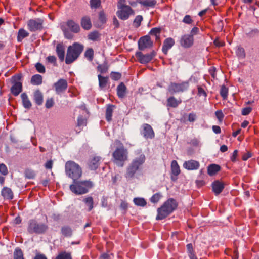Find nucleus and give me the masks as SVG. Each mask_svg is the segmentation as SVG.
<instances>
[{
	"instance_id": "nucleus-27",
	"label": "nucleus",
	"mask_w": 259,
	"mask_h": 259,
	"mask_svg": "<svg viewBox=\"0 0 259 259\" xmlns=\"http://www.w3.org/2000/svg\"><path fill=\"white\" fill-rule=\"evenodd\" d=\"M1 195L5 199L12 200L13 198V193L8 187H4L1 191Z\"/></svg>"
},
{
	"instance_id": "nucleus-44",
	"label": "nucleus",
	"mask_w": 259,
	"mask_h": 259,
	"mask_svg": "<svg viewBox=\"0 0 259 259\" xmlns=\"http://www.w3.org/2000/svg\"><path fill=\"white\" fill-rule=\"evenodd\" d=\"M84 57L90 61H92L94 58V50L92 48L88 49L84 52Z\"/></svg>"
},
{
	"instance_id": "nucleus-12",
	"label": "nucleus",
	"mask_w": 259,
	"mask_h": 259,
	"mask_svg": "<svg viewBox=\"0 0 259 259\" xmlns=\"http://www.w3.org/2000/svg\"><path fill=\"white\" fill-rule=\"evenodd\" d=\"M153 46V42L149 35L141 37L138 41V48L141 51H144L146 48Z\"/></svg>"
},
{
	"instance_id": "nucleus-56",
	"label": "nucleus",
	"mask_w": 259,
	"mask_h": 259,
	"mask_svg": "<svg viewBox=\"0 0 259 259\" xmlns=\"http://www.w3.org/2000/svg\"><path fill=\"white\" fill-rule=\"evenodd\" d=\"M110 75L112 79L114 80H118L120 79L121 77V73L117 72H111Z\"/></svg>"
},
{
	"instance_id": "nucleus-34",
	"label": "nucleus",
	"mask_w": 259,
	"mask_h": 259,
	"mask_svg": "<svg viewBox=\"0 0 259 259\" xmlns=\"http://www.w3.org/2000/svg\"><path fill=\"white\" fill-rule=\"evenodd\" d=\"M42 77L41 75L35 74L32 76L31 78V83L33 85H39L42 83Z\"/></svg>"
},
{
	"instance_id": "nucleus-1",
	"label": "nucleus",
	"mask_w": 259,
	"mask_h": 259,
	"mask_svg": "<svg viewBox=\"0 0 259 259\" xmlns=\"http://www.w3.org/2000/svg\"><path fill=\"white\" fill-rule=\"evenodd\" d=\"M178 204L176 200L172 198L168 199L163 205L157 209V215L156 219L161 220L174 212L178 207Z\"/></svg>"
},
{
	"instance_id": "nucleus-52",
	"label": "nucleus",
	"mask_w": 259,
	"mask_h": 259,
	"mask_svg": "<svg viewBox=\"0 0 259 259\" xmlns=\"http://www.w3.org/2000/svg\"><path fill=\"white\" fill-rule=\"evenodd\" d=\"M101 0H90V4L92 9H97L101 6Z\"/></svg>"
},
{
	"instance_id": "nucleus-19",
	"label": "nucleus",
	"mask_w": 259,
	"mask_h": 259,
	"mask_svg": "<svg viewBox=\"0 0 259 259\" xmlns=\"http://www.w3.org/2000/svg\"><path fill=\"white\" fill-rule=\"evenodd\" d=\"M138 170H139L138 168L130 163L126 168L125 177L126 179L133 178L134 177L135 174Z\"/></svg>"
},
{
	"instance_id": "nucleus-25",
	"label": "nucleus",
	"mask_w": 259,
	"mask_h": 259,
	"mask_svg": "<svg viewBox=\"0 0 259 259\" xmlns=\"http://www.w3.org/2000/svg\"><path fill=\"white\" fill-rule=\"evenodd\" d=\"M182 102L181 99H177L174 96H171L167 99V106L176 108Z\"/></svg>"
},
{
	"instance_id": "nucleus-22",
	"label": "nucleus",
	"mask_w": 259,
	"mask_h": 259,
	"mask_svg": "<svg viewBox=\"0 0 259 259\" xmlns=\"http://www.w3.org/2000/svg\"><path fill=\"white\" fill-rule=\"evenodd\" d=\"M175 44V41L172 38H168L164 40L162 48V51L164 54H167L168 51Z\"/></svg>"
},
{
	"instance_id": "nucleus-63",
	"label": "nucleus",
	"mask_w": 259,
	"mask_h": 259,
	"mask_svg": "<svg viewBox=\"0 0 259 259\" xmlns=\"http://www.w3.org/2000/svg\"><path fill=\"white\" fill-rule=\"evenodd\" d=\"M48 62L55 64L56 63V58L55 56H49L46 58Z\"/></svg>"
},
{
	"instance_id": "nucleus-59",
	"label": "nucleus",
	"mask_w": 259,
	"mask_h": 259,
	"mask_svg": "<svg viewBox=\"0 0 259 259\" xmlns=\"http://www.w3.org/2000/svg\"><path fill=\"white\" fill-rule=\"evenodd\" d=\"M198 89V95L199 96H204L206 97L207 96V94L205 90L201 87L198 86L197 88Z\"/></svg>"
},
{
	"instance_id": "nucleus-62",
	"label": "nucleus",
	"mask_w": 259,
	"mask_h": 259,
	"mask_svg": "<svg viewBox=\"0 0 259 259\" xmlns=\"http://www.w3.org/2000/svg\"><path fill=\"white\" fill-rule=\"evenodd\" d=\"M183 22L186 24H190L192 23L193 20L190 15H187L184 17Z\"/></svg>"
},
{
	"instance_id": "nucleus-40",
	"label": "nucleus",
	"mask_w": 259,
	"mask_h": 259,
	"mask_svg": "<svg viewBox=\"0 0 259 259\" xmlns=\"http://www.w3.org/2000/svg\"><path fill=\"white\" fill-rule=\"evenodd\" d=\"M187 252L190 259H198L195 254L192 243L188 244L186 246Z\"/></svg>"
},
{
	"instance_id": "nucleus-37",
	"label": "nucleus",
	"mask_w": 259,
	"mask_h": 259,
	"mask_svg": "<svg viewBox=\"0 0 259 259\" xmlns=\"http://www.w3.org/2000/svg\"><path fill=\"white\" fill-rule=\"evenodd\" d=\"M29 36V33L25 29H20L18 32L17 39L18 42H21L25 37Z\"/></svg>"
},
{
	"instance_id": "nucleus-32",
	"label": "nucleus",
	"mask_w": 259,
	"mask_h": 259,
	"mask_svg": "<svg viewBox=\"0 0 259 259\" xmlns=\"http://www.w3.org/2000/svg\"><path fill=\"white\" fill-rule=\"evenodd\" d=\"M115 106L111 104L107 105L106 110V119L107 121L110 122L112 120V114L113 112Z\"/></svg>"
},
{
	"instance_id": "nucleus-18",
	"label": "nucleus",
	"mask_w": 259,
	"mask_h": 259,
	"mask_svg": "<svg viewBox=\"0 0 259 259\" xmlns=\"http://www.w3.org/2000/svg\"><path fill=\"white\" fill-rule=\"evenodd\" d=\"M183 167L188 170H196L199 167V163L194 160L185 161L183 164Z\"/></svg>"
},
{
	"instance_id": "nucleus-6",
	"label": "nucleus",
	"mask_w": 259,
	"mask_h": 259,
	"mask_svg": "<svg viewBox=\"0 0 259 259\" xmlns=\"http://www.w3.org/2000/svg\"><path fill=\"white\" fill-rule=\"evenodd\" d=\"M48 229V226L46 224L38 223L35 219H30L28 222L27 231L30 234H44Z\"/></svg>"
},
{
	"instance_id": "nucleus-39",
	"label": "nucleus",
	"mask_w": 259,
	"mask_h": 259,
	"mask_svg": "<svg viewBox=\"0 0 259 259\" xmlns=\"http://www.w3.org/2000/svg\"><path fill=\"white\" fill-rule=\"evenodd\" d=\"M109 65L106 61H104V62L102 64H99L97 67L98 71L100 72V73L102 74L107 73Z\"/></svg>"
},
{
	"instance_id": "nucleus-50",
	"label": "nucleus",
	"mask_w": 259,
	"mask_h": 259,
	"mask_svg": "<svg viewBox=\"0 0 259 259\" xmlns=\"http://www.w3.org/2000/svg\"><path fill=\"white\" fill-rule=\"evenodd\" d=\"M99 20L102 24H105L107 22L106 15L103 10L99 13Z\"/></svg>"
},
{
	"instance_id": "nucleus-48",
	"label": "nucleus",
	"mask_w": 259,
	"mask_h": 259,
	"mask_svg": "<svg viewBox=\"0 0 259 259\" xmlns=\"http://www.w3.org/2000/svg\"><path fill=\"white\" fill-rule=\"evenodd\" d=\"M220 93L223 99H226L228 94V89L224 85H222Z\"/></svg>"
},
{
	"instance_id": "nucleus-2",
	"label": "nucleus",
	"mask_w": 259,
	"mask_h": 259,
	"mask_svg": "<svg viewBox=\"0 0 259 259\" xmlns=\"http://www.w3.org/2000/svg\"><path fill=\"white\" fill-rule=\"evenodd\" d=\"M93 186V183L89 180L78 181L75 180L69 186L70 190L76 195H82L87 193Z\"/></svg>"
},
{
	"instance_id": "nucleus-46",
	"label": "nucleus",
	"mask_w": 259,
	"mask_h": 259,
	"mask_svg": "<svg viewBox=\"0 0 259 259\" xmlns=\"http://www.w3.org/2000/svg\"><path fill=\"white\" fill-rule=\"evenodd\" d=\"M56 259H72V257L70 252L64 251L60 253Z\"/></svg>"
},
{
	"instance_id": "nucleus-29",
	"label": "nucleus",
	"mask_w": 259,
	"mask_h": 259,
	"mask_svg": "<svg viewBox=\"0 0 259 259\" xmlns=\"http://www.w3.org/2000/svg\"><path fill=\"white\" fill-rule=\"evenodd\" d=\"M126 87L123 82H121L117 87V94L119 98H123L125 96Z\"/></svg>"
},
{
	"instance_id": "nucleus-17",
	"label": "nucleus",
	"mask_w": 259,
	"mask_h": 259,
	"mask_svg": "<svg viewBox=\"0 0 259 259\" xmlns=\"http://www.w3.org/2000/svg\"><path fill=\"white\" fill-rule=\"evenodd\" d=\"M10 89L11 93L14 96H17L22 91V83L20 81H14Z\"/></svg>"
},
{
	"instance_id": "nucleus-14",
	"label": "nucleus",
	"mask_w": 259,
	"mask_h": 259,
	"mask_svg": "<svg viewBox=\"0 0 259 259\" xmlns=\"http://www.w3.org/2000/svg\"><path fill=\"white\" fill-rule=\"evenodd\" d=\"M180 45L185 48L191 47L194 42V38L192 35L185 34L182 36L180 41Z\"/></svg>"
},
{
	"instance_id": "nucleus-20",
	"label": "nucleus",
	"mask_w": 259,
	"mask_h": 259,
	"mask_svg": "<svg viewBox=\"0 0 259 259\" xmlns=\"http://www.w3.org/2000/svg\"><path fill=\"white\" fill-rule=\"evenodd\" d=\"M65 46L63 43H58L56 45V54L60 60V61H63L65 57Z\"/></svg>"
},
{
	"instance_id": "nucleus-51",
	"label": "nucleus",
	"mask_w": 259,
	"mask_h": 259,
	"mask_svg": "<svg viewBox=\"0 0 259 259\" xmlns=\"http://www.w3.org/2000/svg\"><path fill=\"white\" fill-rule=\"evenodd\" d=\"M143 17L141 15H137L133 21V25L135 27L138 28L141 25V23L143 21Z\"/></svg>"
},
{
	"instance_id": "nucleus-35",
	"label": "nucleus",
	"mask_w": 259,
	"mask_h": 259,
	"mask_svg": "<svg viewBox=\"0 0 259 259\" xmlns=\"http://www.w3.org/2000/svg\"><path fill=\"white\" fill-rule=\"evenodd\" d=\"M171 172L174 175L177 176L180 174V169L177 161H172L171 163Z\"/></svg>"
},
{
	"instance_id": "nucleus-53",
	"label": "nucleus",
	"mask_w": 259,
	"mask_h": 259,
	"mask_svg": "<svg viewBox=\"0 0 259 259\" xmlns=\"http://www.w3.org/2000/svg\"><path fill=\"white\" fill-rule=\"evenodd\" d=\"M87 120L85 118L83 117L82 116L80 115L78 117L77 123V126L80 127L81 126H85Z\"/></svg>"
},
{
	"instance_id": "nucleus-26",
	"label": "nucleus",
	"mask_w": 259,
	"mask_h": 259,
	"mask_svg": "<svg viewBox=\"0 0 259 259\" xmlns=\"http://www.w3.org/2000/svg\"><path fill=\"white\" fill-rule=\"evenodd\" d=\"M33 99L34 100L35 103L37 105H42L44 101V97L42 93L39 90H36L33 93Z\"/></svg>"
},
{
	"instance_id": "nucleus-47",
	"label": "nucleus",
	"mask_w": 259,
	"mask_h": 259,
	"mask_svg": "<svg viewBox=\"0 0 259 259\" xmlns=\"http://www.w3.org/2000/svg\"><path fill=\"white\" fill-rule=\"evenodd\" d=\"M236 54L237 56L241 58H244L245 57V50L243 48L238 46L236 50Z\"/></svg>"
},
{
	"instance_id": "nucleus-64",
	"label": "nucleus",
	"mask_w": 259,
	"mask_h": 259,
	"mask_svg": "<svg viewBox=\"0 0 259 259\" xmlns=\"http://www.w3.org/2000/svg\"><path fill=\"white\" fill-rule=\"evenodd\" d=\"M196 115L194 113H190L188 115V120L189 122H192L196 120Z\"/></svg>"
},
{
	"instance_id": "nucleus-10",
	"label": "nucleus",
	"mask_w": 259,
	"mask_h": 259,
	"mask_svg": "<svg viewBox=\"0 0 259 259\" xmlns=\"http://www.w3.org/2000/svg\"><path fill=\"white\" fill-rule=\"evenodd\" d=\"M156 53L152 51L150 53L143 54L141 52H137L135 54L136 57L138 61L142 64H146L150 62L155 56Z\"/></svg>"
},
{
	"instance_id": "nucleus-9",
	"label": "nucleus",
	"mask_w": 259,
	"mask_h": 259,
	"mask_svg": "<svg viewBox=\"0 0 259 259\" xmlns=\"http://www.w3.org/2000/svg\"><path fill=\"white\" fill-rule=\"evenodd\" d=\"M120 10L117 11L116 15L119 19L122 20L128 19L131 15L134 14V10L128 5H122L120 7Z\"/></svg>"
},
{
	"instance_id": "nucleus-49",
	"label": "nucleus",
	"mask_w": 259,
	"mask_h": 259,
	"mask_svg": "<svg viewBox=\"0 0 259 259\" xmlns=\"http://www.w3.org/2000/svg\"><path fill=\"white\" fill-rule=\"evenodd\" d=\"M161 197L162 195L160 192L156 193L151 197L150 201L153 203H156Z\"/></svg>"
},
{
	"instance_id": "nucleus-58",
	"label": "nucleus",
	"mask_w": 259,
	"mask_h": 259,
	"mask_svg": "<svg viewBox=\"0 0 259 259\" xmlns=\"http://www.w3.org/2000/svg\"><path fill=\"white\" fill-rule=\"evenodd\" d=\"M54 104V101L52 98H51L50 99H48L46 100V103H45V107L46 108L49 109L51 108L53 106Z\"/></svg>"
},
{
	"instance_id": "nucleus-4",
	"label": "nucleus",
	"mask_w": 259,
	"mask_h": 259,
	"mask_svg": "<svg viewBox=\"0 0 259 259\" xmlns=\"http://www.w3.org/2000/svg\"><path fill=\"white\" fill-rule=\"evenodd\" d=\"M113 162L119 167H123L128 159V151L122 145L116 148L112 153Z\"/></svg>"
},
{
	"instance_id": "nucleus-13",
	"label": "nucleus",
	"mask_w": 259,
	"mask_h": 259,
	"mask_svg": "<svg viewBox=\"0 0 259 259\" xmlns=\"http://www.w3.org/2000/svg\"><path fill=\"white\" fill-rule=\"evenodd\" d=\"M54 87L56 93L60 94L66 90L68 87V83L66 80L60 79L54 84Z\"/></svg>"
},
{
	"instance_id": "nucleus-33",
	"label": "nucleus",
	"mask_w": 259,
	"mask_h": 259,
	"mask_svg": "<svg viewBox=\"0 0 259 259\" xmlns=\"http://www.w3.org/2000/svg\"><path fill=\"white\" fill-rule=\"evenodd\" d=\"M61 232L66 237H70L72 235V230L69 226H64L61 227Z\"/></svg>"
},
{
	"instance_id": "nucleus-24",
	"label": "nucleus",
	"mask_w": 259,
	"mask_h": 259,
	"mask_svg": "<svg viewBox=\"0 0 259 259\" xmlns=\"http://www.w3.org/2000/svg\"><path fill=\"white\" fill-rule=\"evenodd\" d=\"M80 24L84 29L87 30L90 29L92 27V22L90 17L83 16L81 19Z\"/></svg>"
},
{
	"instance_id": "nucleus-43",
	"label": "nucleus",
	"mask_w": 259,
	"mask_h": 259,
	"mask_svg": "<svg viewBox=\"0 0 259 259\" xmlns=\"http://www.w3.org/2000/svg\"><path fill=\"white\" fill-rule=\"evenodd\" d=\"M14 259H24L22 250L17 247L14 251Z\"/></svg>"
},
{
	"instance_id": "nucleus-55",
	"label": "nucleus",
	"mask_w": 259,
	"mask_h": 259,
	"mask_svg": "<svg viewBox=\"0 0 259 259\" xmlns=\"http://www.w3.org/2000/svg\"><path fill=\"white\" fill-rule=\"evenodd\" d=\"M35 67L36 68V70L38 72L41 73H45V71H46L45 67L43 65V64H41V63H39V62L35 64Z\"/></svg>"
},
{
	"instance_id": "nucleus-7",
	"label": "nucleus",
	"mask_w": 259,
	"mask_h": 259,
	"mask_svg": "<svg viewBox=\"0 0 259 259\" xmlns=\"http://www.w3.org/2000/svg\"><path fill=\"white\" fill-rule=\"evenodd\" d=\"M189 86V81H183L181 83L171 82L168 88L169 92L174 94L187 90Z\"/></svg>"
},
{
	"instance_id": "nucleus-31",
	"label": "nucleus",
	"mask_w": 259,
	"mask_h": 259,
	"mask_svg": "<svg viewBox=\"0 0 259 259\" xmlns=\"http://www.w3.org/2000/svg\"><path fill=\"white\" fill-rule=\"evenodd\" d=\"M221 169L220 165L215 164H211L207 167V173L209 176H213Z\"/></svg>"
},
{
	"instance_id": "nucleus-61",
	"label": "nucleus",
	"mask_w": 259,
	"mask_h": 259,
	"mask_svg": "<svg viewBox=\"0 0 259 259\" xmlns=\"http://www.w3.org/2000/svg\"><path fill=\"white\" fill-rule=\"evenodd\" d=\"M215 114L217 118L220 121H222L224 118V114L221 110H217L215 112Z\"/></svg>"
},
{
	"instance_id": "nucleus-45",
	"label": "nucleus",
	"mask_w": 259,
	"mask_h": 259,
	"mask_svg": "<svg viewBox=\"0 0 259 259\" xmlns=\"http://www.w3.org/2000/svg\"><path fill=\"white\" fill-rule=\"evenodd\" d=\"M83 201L89 206V211L93 208V199L91 196L84 198Z\"/></svg>"
},
{
	"instance_id": "nucleus-57",
	"label": "nucleus",
	"mask_w": 259,
	"mask_h": 259,
	"mask_svg": "<svg viewBox=\"0 0 259 259\" xmlns=\"http://www.w3.org/2000/svg\"><path fill=\"white\" fill-rule=\"evenodd\" d=\"M0 173L4 176L8 174V168L4 163H0Z\"/></svg>"
},
{
	"instance_id": "nucleus-60",
	"label": "nucleus",
	"mask_w": 259,
	"mask_h": 259,
	"mask_svg": "<svg viewBox=\"0 0 259 259\" xmlns=\"http://www.w3.org/2000/svg\"><path fill=\"white\" fill-rule=\"evenodd\" d=\"M252 109V108L250 107L244 108L242 109L241 114L243 115H247L251 112Z\"/></svg>"
},
{
	"instance_id": "nucleus-5",
	"label": "nucleus",
	"mask_w": 259,
	"mask_h": 259,
	"mask_svg": "<svg viewBox=\"0 0 259 259\" xmlns=\"http://www.w3.org/2000/svg\"><path fill=\"white\" fill-rule=\"evenodd\" d=\"M65 172L67 176L73 181L78 180L82 175V169L80 166L74 161H68L65 164Z\"/></svg>"
},
{
	"instance_id": "nucleus-21",
	"label": "nucleus",
	"mask_w": 259,
	"mask_h": 259,
	"mask_svg": "<svg viewBox=\"0 0 259 259\" xmlns=\"http://www.w3.org/2000/svg\"><path fill=\"white\" fill-rule=\"evenodd\" d=\"M101 158L99 156H94L90 160L88 165L91 170L97 169L100 163Z\"/></svg>"
},
{
	"instance_id": "nucleus-28",
	"label": "nucleus",
	"mask_w": 259,
	"mask_h": 259,
	"mask_svg": "<svg viewBox=\"0 0 259 259\" xmlns=\"http://www.w3.org/2000/svg\"><path fill=\"white\" fill-rule=\"evenodd\" d=\"M22 104L23 107L27 109H29L32 106V103L29 100L27 95L25 93H23L21 95Z\"/></svg>"
},
{
	"instance_id": "nucleus-36",
	"label": "nucleus",
	"mask_w": 259,
	"mask_h": 259,
	"mask_svg": "<svg viewBox=\"0 0 259 259\" xmlns=\"http://www.w3.org/2000/svg\"><path fill=\"white\" fill-rule=\"evenodd\" d=\"M138 3L145 7H154L157 3L156 0H137Z\"/></svg>"
},
{
	"instance_id": "nucleus-8",
	"label": "nucleus",
	"mask_w": 259,
	"mask_h": 259,
	"mask_svg": "<svg viewBox=\"0 0 259 259\" xmlns=\"http://www.w3.org/2000/svg\"><path fill=\"white\" fill-rule=\"evenodd\" d=\"M135 155L131 163L140 170L146 161L145 155L141 149H138L135 151Z\"/></svg>"
},
{
	"instance_id": "nucleus-41",
	"label": "nucleus",
	"mask_w": 259,
	"mask_h": 259,
	"mask_svg": "<svg viewBox=\"0 0 259 259\" xmlns=\"http://www.w3.org/2000/svg\"><path fill=\"white\" fill-rule=\"evenodd\" d=\"M100 34L97 31H94L90 32L88 35V38L89 40L92 41H97L99 39Z\"/></svg>"
},
{
	"instance_id": "nucleus-54",
	"label": "nucleus",
	"mask_w": 259,
	"mask_h": 259,
	"mask_svg": "<svg viewBox=\"0 0 259 259\" xmlns=\"http://www.w3.org/2000/svg\"><path fill=\"white\" fill-rule=\"evenodd\" d=\"M25 176L28 179H33L35 176V173L33 170L28 169L25 171Z\"/></svg>"
},
{
	"instance_id": "nucleus-16",
	"label": "nucleus",
	"mask_w": 259,
	"mask_h": 259,
	"mask_svg": "<svg viewBox=\"0 0 259 259\" xmlns=\"http://www.w3.org/2000/svg\"><path fill=\"white\" fill-rule=\"evenodd\" d=\"M212 191L218 195L220 194L224 188V184L223 183L219 180L214 181L211 184Z\"/></svg>"
},
{
	"instance_id": "nucleus-38",
	"label": "nucleus",
	"mask_w": 259,
	"mask_h": 259,
	"mask_svg": "<svg viewBox=\"0 0 259 259\" xmlns=\"http://www.w3.org/2000/svg\"><path fill=\"white\" fill-rule=\"evenodd\" d=\"M161 33V28L158 27H154L151 29L149 32V34L155 37L156 41H160V34Z\"/></svg>"
},
{
	"instance_id": "nucleus-15",
	"label": "nucleus",
	"mask_w": 259,
	"mask_h": 259,
	"mask_svg": "<svg viewBox=\"0 0 259 259\" xmlns=\"http://www.w3.org/2000/svg\"><path fill=\"white\" fill-rule=\"evenodd\" d=\"M143 136L146 139H152L155 136V134L152 127L148 124L145 123L143 125Z\"/></svg>"
},
{
	"instance_id": "nucleus-42",
	"label": "nucleus",
	"mask_w": 259,
	"mask_h": 259,
	"mask_svg": "<svg viewBox=\"0 0 259 259\" xmlns=\"http://www.w3.org/2000/svg\"><path fill=\"white\" fill-rule=\"evenodd\" d=\"M133 202L136 205L141 207L145 206L147 204L146 201L143 198H135Z\"/></svg>"
},
{
	"instance_id": "nucleus-11",
	"label": "nucleus",
	"mask_w": 259,
	"mask_h": 259,
	"mask_svg": "<svg viewBox=\"0 0 259 259\" xmlns=\"http://www.w3.org/2000/svg\"><path fill=\"white\" fill-rule=\"evenodd\" d=\"M43 22V20L40 18L30 19L27 22L28 28L31 32H35L38 30H41L42 28Z\"/></svg>"
},
{
	"instance_id": "nucleus-30",
	"label": "nucleus",
	"mask_w": 259,
	"mask_h": 259,
	"mask_svg": "<svg viewBox=\"0 0 259 259\" xmlns=\"http://www.w3.org/2000/svg\"><path fill=\"white\" fill-rule=\"evenodd\" d=\"M99 80V86L100 89L103 90L107 87L109 77L102 76L101 74L98 75Z\"/></svg>"
},
{
	"instance_id": "nucleus-3",
	"label": "nucleus",
	"mask_w": 259,
	"mask_h": 259,
	"mask_svg": "<svg viewBox=\"0 0 259 259\" xmlns=\"http://www.w3.org/2000/svg\"><path fill=\"white\" fill-rule=\"evenodd\" d=\"M84 49V46L78 42H74L69 46L67 50L65 63L70 64L76 60Z\"/></svg>"
},
{
	"instance_id": "nucleus-23",
	"label": "nucleus",
	"mask_w": 259,
	"mask_h": 259,
	"mask_svg": "<svg viewBox=\"0 0 259 259\" xmlns=\"http://www.w3.org/2000/svg\"><path fill=\"white\" fill-rule=\"evenodd\" d=\"M66 25L72 32L77 33L80 31V28L79 24L72 20H68Z\"/></svg>"
}]
</instances>
